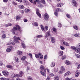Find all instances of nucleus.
<instances>
[{"instance_id": "f3484780", "label": "nucleus", "mask_w": 80, "mask_h": 80, "mask_svg": "<svg viewBox=\"0 0 80 80\" xmlns=\"http://www.w3.org/2000/svg\"><path fill=\"white\" fill-rule=\"evenodd\" d=\"M71 73H70V72L69 71H68V72H66L65 74H64L65 77H67L68 75H69Z\"/></svg>"}, {"instance_id": "09e8293b", "label": "nucleus", "mask_w": 80, "mask_h": 80, "mask_svg": "<svg viewBox=\"0 0 80 80\" xmlns=\"http://www.w3.org/2000/svg\"><path fill=\"white\" fill-rule=\"evenodd\" d=\"M37 15H38V17H40V18H41V14H40V13H39V12H37L36 13Z\"/></svg>"}, {"instance_id": "9d476101", "label": "nucleus", "mask_w": 80, "mask_h": 80, "mask_svg": "<svg viewBox=\"0 0 80 80\" xmlns=\"http://www.w3.org/2000/svg\"><path fill=\"white\" fill-rule=\"evenodd\" d=\"M12 48H13V47L12 46H11L9 47V48H8L6 50V52H9L11 51Z\"/></svg>"}, {"instance_id": "864d4df0", "label": "nucleus", "mask_w": 80, "mask_h": 80, "mask_svg": "<svg viewBox=\"0 0 80 80\" xmlns=\"http://www.w3.org/2000/svg\"><path fill=\"white\" fill-rule=\"evenodd\" d=\"M34 26H35L36 27H37L38 26V23L37 22H34Z\"/></svg>"}, {"instance_id": "2f4dec72", "label": "nucleus", "mask_w": 80, "mask_h": 80, "mask_svg": "<svg viewBox=\"0 0 80 80\" xmlns=\"http://www.w3.org/2000/svg\"><path fill=\"white\" fill-rule=\"evenodd\" d=\"M12 24L9 23H8V24H6L5 25V27H9V26H12Z\"/></svg>"}, {"instance_id": "4be33fe9", "label": "nucleus", "mask_w": 80, "mask_h": 80, "mask_svg": "<svg viewBox=\"0 0 80 80\" xmlns=\"http://www.w3.org/2000/svg\"><path fill=\"white\" fill-rule=\"evenodd\" d=\"M51 41L52 42V43H54L55 42V38H54L53 37H52L51 38Z\"/></svg>"}, {"instance_id": "9b49d317", "label": "nucleus", "mask_w": 80, "mask_h": 80, "mask_svg": "<svg viewBox=\"0 0 80 80\" xmlns=\"http://www.w3.org/2000/svg\"><path fill=\"white\" fill-rule=\"evenodd\" d=\"M63 5V4L62 2H60L57 4V7H62Z\"/></svg>"}, {"instance_id": "f03ea898", "label": "nucleus", "mask_w": 80, "mask_h": 80, "mask_svg": "<svg viewBox=\"0 0 80 80\" xmlns=\"http://www.w3.org/2000/svg\"><path fill=\"white\" fill-rule=\"evenodd\" d=\"M35 57L36 58H40L42 59L43 58V55L41 53H39L37 54H35Z\"/></svg>"}, {"instance_id": "6ab92c4d", "label": "nucleus", "mask_w": 80, "mask_h": 80, "mask_svg": "<svg viewBox=\"0 0 80 80\" xmlns=\"http://www.w3.org/2000/svg\"><path fill=\"white\" fill-rule=\"evenodd\" d=\"M51 67H54L55 66V63L54 62H52L51 63Z\"/></svg>"}, {"instance_id": "0eeeda50", "label": "nucleus", "mask_w": 80, "mask_h": 80, "mask_svg": "<svg viewBox=\"0 0 80 80\" xmlns=\"http://www.w3.org/2000/svg\"><path fill=\"white\" fill-rule=\"evenodd\" d=\"M16 76L17 78H18L19 77H22V76H23V72L22 71L20 72L19 73V74H17Z\"/></svg>"}, {"instance_id": "4c0bfd02", "label": "nucleus", "mask_w": 80, "mask_h": 80, "mask_svg": "<svg viewBox=\"0 0 80 80\" xmlns=\"http://www.w3.org/2000/svg\"><path fill=\"white\" fill-rule=\"evenodd\" d=\"M71 48L72 50H76V49H77V47L74 46H72L71 47Z\"/></svg>"}, {"instance_id": "c9c22d12", "label": "nucleus", "mask_w": 80, "mask_h": 80, "mask_svg": "<svg viewBox=\"0 0 80 80\" xmlns=\"http://www.w3.org/2000/svg\"><path fill=\"white\" fill-rule=\"evenodd\" d=\"M61 70L63 72H65V69L64 68H63V66H61Z\"/></svg>"}, {"instance_id": "20e7f679", "label": "nucleus", "mask_w": 80, "mask_h": 80, "mask_svg": "<svg viewBox=\"0 0 80 80\" xmlns=\"http://www.w3.org/2000/svg\"><path fill=\"white\" fill-rule=\"evenodd\" d=\"M77 47L78 48H77V49L76 50L75 52L77 53H78L80 54V43H78V44Z\"/></svg>"}, {"instance_id": "680f3d73", "label": "nucleus", "mask_w": 80, "mask_h": 80, "mask_svg": "<svg viewBox=\"0 0 80 80\" xmlns=\"http://www.w3.org/2000/svg\"><path fill=\"white\" fill-rule=\"evenodd\" d=\"M28 55H29V57H30V58H32V53H29L28 54Z\"/></svg>"}, {"instance_id": "a878e982", "label": "nucleus", "mask_w": 80, "mask_h": 80, "mask_svg": "<svg viewBox=\"0 0 80 80\" xmlns=\"http://www.w3.org/2000/svg\"><path fill=\"white\" fill-rule=\"evenodd\" d=\"M65 63L66 65H70V62L68 61H65Z\"/></svg>"}, {"instance_id": "052dcab7", "label": "nucleus", "mask_w": 80, "mask_h": 80, "mask_svg": "<svg viewBox=\"0 0 80 80\" xmlns=\"http://www.w3.org/2000/svg\"><path fill=\"white\" fill-rule=\"evenodd\" d=\"M44 28L45 29V30H48V26H45L44 27Z\"/></svg>"}, {"instance_id": "4468645a", "label": "nucleus", "mask_w": 80, "mask_h": 80, "mask_svg": "<svg viewBox=\"0 0 80 80\" xmlns=\"http://www.w3.org/2000/svg\"><path fill=\"white\" fill-rule=\"evenodd\" d=\"M72 3L73 6H76L77 5V2L75 0L72 1Z\"/></svg>"}, {"instance_id": "72a5a7b5", "label": "nucleus", "mask_w": 80, "mask_h": 80, "mask_svg": "<svg viewBox=\"0 0 80 80\" xmlns=\"http://www.w3.org/2000/svg\"><path fill=\"white\" fill-rule=\"evenodd\" d=\"M41 73L42 75L44 76V77H45L46 76V73H44L42 71H41Z\"/></svg>"}, {"instance_id": "338daca9", "label": "nucleus", "mask_w": 80, "mask_h": 80, "mask_svg": "<svg viewBox=\"0 0 80 80\" xmlns=\"http://www.w3.org/2000/svg\"><path fill=\"white\" fill-rule=\"evenodd\" d=\"M58 27H62V24H61V23H58Z\"/></svg>"}, {"instance_id": "13d9d810", "label": "nucleus", "mask_w": 80, "mask_h": 80, "mask_svg": "<svg viewBox=\"0 0 80 80\" xmlns=\"http://www.w3.org/2000/svg\"><path fill=\"white\" fill-rule=\"evenodd\" d=\"M24 63L25 65H27L28 63V62L26 61H24Z\"/></svg>"}, {"instance_id": "423d86ee", "label": "nucleus", "mask_w": 80, "mask_h": 80, "mask_svg": "<svg viewBox=\"0 0 80 80\" xmlns=\"http://www.w3.org/2000/svg\"><path fill=\"white\" fill-rule=\"evenodd\" d=\"M63 42V45H65V46H67V47H70V44L69 43L67 42H65V41L62 40Z\"/></svg>"}, {"instance_id": "c756f323", "label": "nucleus", "mask_w": 80, "mask_h": 80, "mask_svg": "<svg viewBox=\"0 0 80 80\" xmlns=\"http://www.w3.org/2000/svg\"><path fill=\"white\" fill-rule=\"evenodd\" d=\"M41 29L42 31H43V32H44L45 30V28H44V27H43V25H41Z\"/></svg>"}, {"instance_id": "bf43d9fd", "label": "nucleus", "mask_w": 80, "mask_h": 80, "mask_svg": "<svg viewBox=\"0 0 80 80\" xmlns=\"http://www.w3.org/2000/svg\"><path fill=\"white\" fill-rule=\"evenodd\" d=\"M58 73L59 74H62L63 73V72L61 70H60L58 72Z\"/></svg>"}, {"instance_id": "7c9ffc66", "label": "nucleus", "mask_w": 80, "mask_h": 80, "mask_svg": "<svg viewBox=\"0 0 80 80\" xmlns=\"http://www.w3.org/2000/svg\"><path fill=\"white\" fill-rule=\"evenodd\" d=\"M40 68L41 70H45V68L43 66H41Z\"/></svg>"}, {"instance_id": "dca6fc26", "label": "nucleus", "mask_w": 80, "mask_h": 80, "mask_svg": "<svg viewBox=\"0 0 80 80\" xmlns=\"http://www.w3.org/2000/svg\"><path fill=\"white\" fill-rule=\"evenodd\" d=\"M74 36L77 38H79L80 37V33H76L74 35Z\"/></svg>"}, {"instance_id": "ddd939ff", "label": "nucleus", "mask_w": 80, "mask_h": 80, "mask_svg": "<svg viewBox=\"0 0 80 80\" xmlns=\"http://www.w3.org/2000/svg\"><path fill=\"white\" fill-rule=\"evenodd\" d=\"M52 30L54 32V33L55 35H57L58 33V32H57V29L55 28H52Z\"/></svg>"}, {"instance_id": "8fccbe9b", "label": "nucleus", "mask_w": 80, "mask_h": 80, "mask_svg": "<svg viewBox=\"0 0 80 80\" xmlns=\"http://www.w3.org/2000/svg\"><path fill=\"white\" fill-rule=\"evenodd\" d=\"M28 80H32V77H31L30 76H28Z\"/></svg>"}, {"instance_id": "0e129e2a", "label": "nucleus", "mask_w": 80, "mask_h": 80, "mask_svg": "<svg viewBox=\"0 0 80 80\" xmlns=\"http://www.w3.org/2000/svg\"><path fill=\"white\" fill-rule=\"evenodd\" d=\"M66 80H72V78H69L68 77L67 78H65Z\"/></svg>"}, {"instance_id": "473e14b6", "label": "nucleus", "mask_w": 80, "mask_h": 80, "mask_svg": "<svg viewBox=\"0 0 80 80\" xmlns=\"http://www.w3.org/2000/svg\"><path fill=\"white\" fill-rule=\"evenodd\" d=\"M22 47L23 48H26V46H25V45L23 42L22 43Z\"/></svg>"}, {"instance_id": "2eb2a0df", "label": "nucleus", "mask_w": 80, "mask_h": 80, "mask_svg": "<svg viewBox=\"0 0 80 80\" xmlns=\"http://www.w3.org/2000/svg\"><path fill=\"white\" fill-rule=\"evenodd\" d=\"M41 3V2L39 0H34V4H36V3Z\"/></svg>"}, {"instance_id": "79ce46f5", "label": "nucleus", "mask_w": 80, "mask_h": 80, "mask_svg": "<svg viewBox=\"0 0 80 80\" xmlns=\"http://www.w3.org/2000/svg\"><path fill=\"white\" fill-rule=\"evenodd\" d=\"M49 75L50 77H53V76H54V74L52 73H49Z\"/></svg>"}, {"instance_id": "c03bdc74", "label": "nucleus", "mask_w": 80, "mask_h": 80, "mask_svg": "<svg viewBox=\"0 0 80 80\" xmlns=\"http://www.w3.org/2000/svg\"><path fill=\"white\" fill-rule=\"evenodd\" d=\"M66 58V56L64 55L62 57V60H65V59Z\"/></svg>"}, {"instance_id": "5701e85b", "label": "nucleus", "mask_w": 80, "mask_h": 80, "mask_svg": "<svg viewBox=\"0 0 80 80\" xmlns=\"http://www.w3.org/2000/svg\"><path fill=\"white\" fill-rule=\"evenodd\" d=\"M11 77L12 78H16V77H17V75H16L14 74H13L11 76Z\"/></svg>"}, {"instance_id": "69168bd1", "label": "nucleus", "mask_w": 80, "mask_h": 80, "mask_svg": "<svg viewBox=\"0 0 80 80\" xmlns=\"http://www.w3.org/2000/svg\"><path fill=\"white\" fill-rule=\"evenodd\" d=\"M3 65L2 62L0 61V66H2Z\"/></svg>"}, {"instance_id": "6e6d98bb", "label": "nucleus", "mask_w": 80, "mask_h": 80, "mask_svg": "<svg viewBox=\"0 0 80 80\" xmlns=\"http://www.w3.org/2000/svg\"><path fill=\"white\" fill-rule=\"evenodd\" d=\"M0 79L1 80H7V78H0Z\"/></svg>"}, {"instance_id": "cd10ccee", "label": "nucleus", "mask_w": 80, "mask_h": 80, "mask_svg": "<svg viewBox=\"0 0 80 80\" xmlns=\"http://www.w3.org/2000/svg\"><path fill=\"white\" fill-rule=\"evenodd\" d=\"M19 7L20 8L22 9H23L24 8H25V7L23 5H20L19 6Z\"/></svg>"}, {"instance_id": "58836bf2", "label": "nucleus", "mask_w": 80, "mask_h": 80, "mask_svg": "<svg viewBox=\"0 0 80 80\" xmlns=\"http://www.w3.org/2000/svg\"><path fill=\"white\" fill-rule=\"evenodd\" d=\"M68 40H69V42H73V39L72 38H69L68 39Z\"/></svg>"}, {"instance_id": "b1692460", "label": "nucleus", "mask_w": 80, "mask_h": 80, "mask_svg": "<svg viewBox=\"0 0 80 80\" xmlns=\"http://www.w3.org/2000/svg\"><path fill=\"white\" fill-rule=\"evenodd\" d=\"M7 45H15V43L12 42H7Z\"/></svg>"}, {"instance_id": "bb28decb", "label": "nucleus", "mask_w": 80, "mask_h": 80, "mask_svg": "<svg viewBox=\"0 0 80 80\" xmlns=\"http://www.w3.org/2000/svg\"><path fill=\"white\" fill-rule=\"evenodd\" d=\"M54 80H60V78L58 76L55 77L54 78Z\"/></svg>"}, {"instance_id": "4d7b16f0", "label": "nucleus", "mask_w": 80, "mask_h": 80, "mask_svg": "<svg viewBox=\"0 0 80 80\" xmlns=\"http://www.w3.org/2000/svg\"><path fill=\"white\" fill-rule=\"evenodd\" d=\"M54 70L55 72H58V68H54Z\"/></svg>"}, {"instance_id": "3c124183", "label": "nucleus", "mask_w": 80, "mask_h": 80, "mask_svg": "<svg viewBox=\"0 0 80 80\" xmlns=\"http://www.w3.org/2000/svg\"><path fill=\"white\" fill-rule=\"evenodd\" d=\"M30 12V9H25V12L26 13H28Z\"/></svg>"}, {"instance_id": "a211bd4d", "label": "nucleus", "mask_w": 80, "mask_h": 80, "mask_svg": "<svg viewBox=\"0 0 80 80\" xmlns=\"http://www.w3.org/2000/svg\"><path fill=\"white\" fill-rule=\"evenodd\" d=\"M17 54L18 55H22V52L20 51H18L17 52Z\"/></svg>"}, {"instance_id": "37998d69", "label": "nucleus", "mask_w": 80, "mask_h": 80, "mask_svg": "<svg viewBox=\"0 0 80 80\" xmlns=\"http://www.w3.org/2000/svg\"><path fill=\"white\" fill-rule=\"evenodd\" d=\"M36 36L34 37V38L33 39V42H37V40H38V39L37 38H36Z\"/></svg>"}, {"instance_id": "5fc2aeb1", "label": "nucleus", "mask_w": 80, "mask_h": 80, "mask_svg": "<svg viewBox=\"0 0 80 80\" xmlns=\"http://www.w3.org/2000/svg\"><path fill=\"white\" fill-rule=\"evenodd\" d=\"M54 14L56 17H58V13L57 12H54Z\"/></svg>"}, {"instance_id": "412c9836", "label": "nucleus", "mask_w": 80, "mask_h": 80, "mask_svg": "<svg viewBox=\"0 0 80 80\" xmlns=\"http://www.w3.org/2000/svg\"><path fill=\"white\" fill-rule=\"evenodd\" d=\"M59 55V56H62L63 55V51H60L58 53Z\"/></svg>"}, {"instance_id": "c85d7f7f", "label": "nucleus", "mask_w": 80, "mask_h": 80, "mask_svg": "<svg viewBox=\"0 0 80 80\" xmlns=\"http://www.w3.org/2000/svg\"><path fill=\"white\" fill-rule=\"evenodd\" d=\"M27 58V56H23L21 58V60H25V59Z\"/></svg>"}, {"instance_id": "f257e3e1", "label": "nucleus", "mask_w": 80, "mask_h": 80, "mask_svg": "<svg viewBox=\"0 0 80 80\" xmlns=\"http://www.w3.org/2000/svg\"><path fill=\"white\" fill-rule=\"evenodd\" d=\"M16 27H14L12 29V32L13 33V34H15V32L16 30H17V28H18V30H20L21 29V28L18 25H16Z\"/></svg>"}, {"instance_id": "f704fd0d", "label": "nucleus", "mask_w": 80, "mask_h": 80, "mask_svg": "<svg viewBox=\"0 0 80 80\" xmlns=\"http://www.w3.org/2000/svg\"><path fill=\"white\" fill-rule=\"evenodd\" d=\"M43 37V35H38L36 36V37L37 38H41V37Z\"/></svg>"}, {"instance_id": "aec40b11", "label": "nucleus", "mask_w": 80, "mask_h": 80, "mask_svg": "<svg viewBox=\"0 0 80 80\" xmlns=\"http://www.w3.org/2000/svg\"><path fill=\"white\" fill-rule=\"evenodd\" d=\"M14 59L15 60V62L18 63L19 62V59H18V58L16 56H15L14 58Z\"/></svg>"}, {"instance_id": "1a4fd4ad", "label": "nucleus", "mask_w": 80, "mask_h": 80, "mask_svg": "<svg viewBox=\"0 0 80 80\" xmlns=\"http://www.w3.org/2000/svg\"><path fill=\"white\" fill-rule=\"evenodd\" d=\"M44 19H48L49 18V16L48 14L46 13L44 15Z\"/></svg>"}, {"instance_id": "7ed1b4c3", "label": "nucleus", "mask_w": 80, "mask_h": 80, "mask_svg": "<svg viewBox=\"0 0 80 80\" xmlns=\"http://www.w3.org/2000/svg\"><path fill=\"white\" fill-rule=\"evenodd\" d=\"M14 42H15V43H19V41H18V40H21L20 38H19V37H17L15 36L14 37Z\"/></svg>"}, {"instance_id": "de8ad7c7", "label": "nucleus", "mask_w": 80, "mask_h": 80, "mask_svg": "<svg viewBox=\"0 0 80 80\" xmlns=\"http://www.w3.org/2000/svg\"><path fill=\"white\" fill-rule=\"evenodd\" d=\"M66 16L67 17V18H70L71 17L70 16V15L69 14H67L66 15Z\"/></svg>"}, {"instance_id": "774afa93", "label": "nucleus", "mask_w": 80, "mask_h": 80, "mask_svg": "<svg viewBox=\"0 0 80 80\" xmlns=\"http://www.w3.org/2000/svg\"><path fill=\"white\" fill-rule=\"evenodd\" d=\"M46 80H50V77H49V76H48L46 79Z\"/></svg>"}, {"instance_id": "a18cd8bd", "label": "nucleus", "mask_w": 80, "mask_h": 80, "mask_svg": "<svg viewBox=\"0 0 80 80\" xmlns=\"http://www.w3.org/2000/svg\"><path fill=\"white\" fill-rule=\"evenodd\" d=\"M73 28H74V29H75V30H78V28L76 26H73Z\"/></svg>"}, {"instance_id": "49530a36", "label": "nucleus", "mask_w": 80, "mask_h": 80, "mask_svg": "<svg viewBox=\"0 0 80 80\" xmlns=\"http://www.w3.org/2000/svg\"><path fill=\"white\" fill-rule=\"evenodd\" d=\"M75 55L76 57H77V58H80V55H79V54H75Z\"/></svg>"}, {"instance_id": "e433bc0d", "label": "nucleus", "mask_w": 80, "mask_h": 80, "mask_svg": "<svg viewBox=\"0 0 80 80\" xmlns=\"http://www.w3.org/2000/svg\"><path fill=\"white\" fill-rule=\"evenodd\" d=\"M46 35H47L48 36H50V31H48L46 34Z\"/></svg>"}, {"instance_id": "e2e57ef3", "label": "nucleus", "mask_w": 80, "mask_h": 80, "mask_svg": "<svg viewBox=\"0 0 80 80\" xmlns=\"http://www.w3.org/2000/svg\"><path fill=\"white\" fill-rule=\"evenodd\" d=\"M30 70V67L28 66L27 68V71L28 72Z\"/></svg>"}, {"instance_id": "f8f14e48", "label": "nucleus", "mask_w": 80, "mask_h": 80, "mask_svg": "<svg viewBox=\"0 0 80 80\" xmlns=\"http://www.w3.org/2000/svg\"><path fill=\"white\" fill-rule=\"evenodd\" d=\"M56 12H62L63 10L60 8H57L56 9Z\"/></svg>"}, {"instance_id": "393cba45", "label": "nucleus", "mask_w": 80, "mask_h": 80, "mask_svg": "<svg viewBox=\"0 0 80 80\" xmlns=\"http://www.w3.org/2000/svg\"><path fill=\"white\" fill-rule=\"evenodd\" d=\"M7 68H10L11 69H13V66L11 65H7L6 66Z\"/></svg>"}, {"instance_id": "603ef678", "label": "nucleus", "mask_w": 80, "mask_h": 80, "mask_svg": "<svg viewBox=\"0 0 80 80\" xmlns=\"http://www.w3.org/2000/svg\"><path fill=\"white\" fill-rule=\"evenodd\" d=\"M60 48L61 50H65V48L63 46H61Z\"/></svg>"}, {"instance_id": "6e6552de", "label": "nucleus", "mask_w": 80, "mask_h": 80, "mask_svg": "<svg viewBox=\"0 0 80 80\" xmlns=\"http://www.w3.org/2000/svg\"><path fill=\"white\" fill-rule=\"evenodd\" d=\"M80 75V72H78V70H77L75 72V77L76 78L78 77Z\"/></svg>"}, {"instance_id": "39448f33", "label": "nucleus", "mask_w": 80, "mask_h": 80, "mask_svg": "<svg viewBox=\"0 0 80 80\" xmlns=\"http://www.w3.org/2000/svg\"><path fill=\"white\" fill-rule=\"evenodd\" d=\"M2 73L3 75L6 77H7V76L9 75V72L7 71H2Z\"/></svg>"}, {"instance_id": "ea45409f", "label": "nucleus", "mask_w": 80, "mask_h": 80, "mask_svg": "<svg viewBox=\"0 0 80 80\" xmlns=\"http://www.w3.org/2000/svg\"><path fill=\"white\" fill-rule=\"evenodd\" d=\"M6 38V35L5 34H3L2 36V40H4V39H5V38Z\"/></svg>"}, {"instance_id": "a19ab883", "label": "nucleus", "mask_w": 80, "mask_h": 80, "mask_svg": "<svg viewBox=\"0 0 80 80\" xmlns=\"http://www.w3.org/2000/svg\"><path fill=\"white\" fill-rule=\"evenodd\" d=\"M21 19V18H20V17L19 16H17L16 18V20H20V19Z\"/></svg>"}]
</instances>
